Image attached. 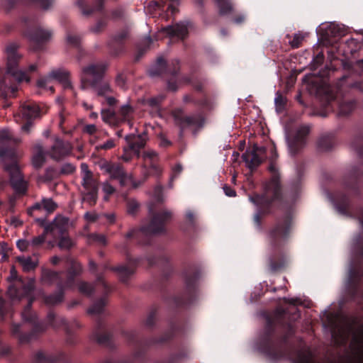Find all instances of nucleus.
I'll return each instance as SVG.
<instances>
[{
    "label": "nucleus",
    "mask_w": 363,
    "mask_h": 363,
    "mask_svg": "<svg viewBox=\"0 0 363 363\" xmlns=\"http://www.w3.org/2000/svg\"><path fill=\"white\" fill-rule=\"evenodd\" d=\"M10 277L8 280L14 281L11 284L7 291V294L12 302H18L23 297L28 299L27 306L24 308L21 313V316L25 322L30 323L33 325V330L31 333L23 335L20 333L21 325L13 324L11 328V333L15 335L20 343H26L30 342L34 335L38 333H42L47 329V325L44 323H37L36 315L31 311V306L34 298L33 292L35 289V279H31L25 283L17 275V272L14 267L10 271Z\"/></svg>",
    "instance_id": "f257e3e1"
},
{
    "label": "nucleus",
    "mask_w": 363,
    "mask_h": 363,
    "mask_svg": "<svg viewBox=\"0 0 363 363\" xmlns=\"http://www.w3.org/2000/svg\"><path fill=\"white\" fill-rule=\"evenodd\" d=\"M18 142L19 140L14 138L9 130L4 129L0 131V160L4 169L9 176V182L15 193L23 195L27 191L28 184L18 164L17 153L13 148L6 147L7 144Z\"/></svg>",
    "instance_id": "f03ea898"
},
{
    "label": "nucleus",
    "mask_w": 363,
    "mask_h": 363,
    "mask_svg": "<svg viewBox=\"0 0 363 363\" xmlns=\"http://www.w3.org/2000/svg\"><path fill=\"white\" fill-rule=\"evenodd\" d=\"M273 157H277V153H274ZM273 159L268 167V170L271 173V179L264 184L263 194L249 196V200L259 207V211L254 216V222L258 228L261 226L260 214L269 213V206L280 196L279 173L277 165Z\"/></svg>",
    "instance_id": "7ed1b4c3"
},
{
    "label": "nucleus",
    "mask_w": 363,
    "mask_h": 363,
    "mask_svg": "<svg viewBox=\"0 0 363 363\" xmlns=\"http://www.w3.org/2000/svg\"><path fill=\"white\" fill-rule=\"evenodd\" d=\"M172 213L169 210L152 214L150 222L140 229H132L126 235V238H140L152 235H159L165 232L166 223L172 219Z\"/></svg>",
    "instance_id": "20e7f679"
},
{
    "label": "nucleus",
    "mask_w": 363,
    "mask_h": 363,
    "mask_svg": "<svg viewBox=\"0 0 363 363\" xmlns=\"http://www.w3.org/2000/svg\"><path fill=\"white\" fill-rule=\"evenodd\" d=\"M18 45L16 43H9L5 50L7 62H6V74H11L18 82L30 81L29 77L25 72L18 69V62L21 55L18 52Z\"/></svg>",
    "instance_id": "39448f33"
},
{
    "label": "nucleus",
    "mask_w": 363,
    "mask_h": 363,
    "mask_svg": "<svg viewBox=\"0 0 363 363\" xmlns=\"http://www.w3.org/2000/svg\"><path fill=\"white\" fill-rule=\"evenodd\" d=\"M39 106L33 101L25 102L20 108L19 113L14 116L15 121L18 123H24L21 126V130L25 133H29L33 125L32 120L40 116Z\"/></svg>",
    "instance_id": "423d86ee"
},
{
    "label": "nucleus",
    "mask_w": 363,
    "mask_h": 363,
    "mask_svg": "<svg viewBox=\"0 0 363 363\" xmlns=\"http://www.w3.org/2000/svg\"><path fill=\"white\" fill-rule=\"evenodd\" d=\"M106 65L103 62L91 63L82 69L80 74V88L86 90L93 81L104 78Z\"/></svg>",
    "instance_id": "0eeeda50"
},
{
    "label": "nucleus",
    "mask_w": 363,
    "mask_h": 363,
    "mask_svg": "<svg viewBox=\"0 0 363 363\" xmlns=\"http://www.w3.org/2000/svg\"><path fill=\"white\" fill-rule=\"evenodd\" d=\"M291 218L289 215L279 220L267 233V240L272 246L283 244L289 236Z\"/></svg>",
    "instance_id": "6e6552de"
},
{
    "label": "nucleus",
    "mask_w": 363,
    "mask_h": 363,
    "mask_svg": "<svg viewBox=\"0 0 363 363\" xmlns=\"http://www.w3.org/2000/svg\"><path fill=\"white\" fill-rule=\"evenodd\" d=\"M309 131V126L301 125L296 129L292 136L286 137L289 150L291 155H295L304 146L306 136L308 135Z\"/></svg>",
    "instance_id": "1a4fd4ad"
},
{
    "label": "nucleus",
    "mask_w": 363,
    "mask_h": 363,
    "mask_svg": "<svg viewBox=\"0 0 363 363\" xmlns=\"http://www.w3.org/2000/svg\"><path fill=\"white\" fill-rule=\"evenodd\" d=\"M76 276L67 273V280L65 282H58L57 289L59 291L56 294L47 296L44 298V301L47 305H56L61 303L64 298V290L71 289L74 286V278Z\"/></svg>",
    "instance_id": "9d476101"
},
{
    "label": "nucleus",
    "mask_w": 363,
    "mask_h": 363,
    "mask_svg": "<svg viewBox=\"0 0 363 363\" xmlns=\"http://www.w3.org/2000/svg\"><path fill=\"white\" fill-rule=\"evenodd\" d=\"M266 148L254 145L251 150H246L242 155L243 161L246 166L250 169H255L258 167L265 155Z\"/></svg>",
    "instance_id": "9b49d317"
},
{
    "label": "nucleus",
    "mask_w": 363,
    "mask_h": 363,
    "mask_svg": "<svg viewBox=\"0 0 363 363\" xmlns=\"http://www.w3.org/2000/svg\"><path fill=\"white\" fill-rule=\"evenodd\" d=\"M82 184L84 189V200L89 202L90 205L95 204L98 199V182L93 177V174L82 176Z\"/></svg>",
    "instance_id": "f8f14e48"
},
{
    "label": "nucleus",
    "mask_w": 363,
    "mask_h": 363,
    "mask_svg": "<svg viewBox=\"0 0 363 363\" xmlns=\"http://www.w3.org/2000/svg\"><path fill=\"white\" fill-rule=\"evenodd\" d=\"M99 167L101 170L108 174L111 179H118L121 185L124 184L126 174L120 164L108 161H103L99 164Z\"/></svg>",
    "instance_id": "ddd939ff"
},
{
    "label": "nucleus",
    "mask_w": 363,
    "mask_h": 363,
    "mask_svg": "<svg viewBox=\"0 0 363 363\" xmlns=\"http://www.w3.org/2000/svg\"><path fill=\"white\" fill-rule=\"evenodd\" d=\"M175 123L180 127V135H182L184 129L188 127L201 128L204 123L203 118L201 114H193L186 116H174Z\"/></svg>",
    "instance_id": "4468645a"
},
{
    "label": "nucleus",
    "mask_w": 363,
    "mask_h": 363,
    "mask_svg": "<svg viewBox=\"0 0 363 363\" xmlns=\"http://www.w3.org/2000/svg\"><path fill=\"white\" fill-rule=\"evenodd\" d=\"M147 135L145 132L142 134H130L125 137V140L129 147V150H131L137 156H140V150L145 146L147 140Z\"/></svg>",
    "instance_id": "2eb2a0df"
},
{
    "label": "nucleus",
    "mask_w": 363,
    "mask_h": 363,
    "mask_svg": "<svg viewBox=\"0 0 363 363\" xmlns=\"http://www.w3.org/2000/svg\"><path fill=\"white\" fill-rule=\"evenodd\" d=\"M71 150L69 143L57 138L49 151V155L52 159L59 161L69 155Z\"/></svg>",
    "instance_id": "dca6fc26"
},
{
    "label": "nucleus",
    "mask_w": 363,
    "mask_h": 363,
    "mask_svg": "<svg viewBox=\"0 0 363 363\" xmlns=\"http://www.w3.org/2000/svg\"><path fill=\"white\" fill-rule=\"evenodd\" d=\"M89 87L99 97H104L113 93V89L110 82L104 78L100 80L93 81Z\"/></svg>",
    "instance_id": "f3484780"
},
{
    "label": "nucleus",
    "mask_w": 363,
    "mask_h": 363,
    "mask_svg": "<svg viewBox=\"0 0 363 363\" xmlns=\"http://www.w3.org/2000/svg\"><path fill=\"white\" fill-rule=\"evenodd\" d=\"M189 23H179L173 26H168L162 28L169 37H176L184 39L188 33Z\"/></svg>",
    "instance_id": "a211bd4d"
},
{
    "label": "nucleus",
    "mask_w": 363,
    "mask_h": 363,
    "mask_svg": "<svg viewBox=\"0 0 363 363\" xmlns=\"http://www.w3.org/2000/svg\"><path fill=\"white\" fill-rule=\"evenodd\" d=\"M30 40L36 44L44 43L50 40L52 32L42 28H37L28 33Z\"/></svg>",
    "instance_id": "6ab92c4d"
},
{
    "label": "nucleus",
    "mask_w": 363,
    "mask_h": 363,
    "mask_svg": "<svg viewBox=\"0 0 363 363\" xmlns=\"http://www.w3.org/2000/svg\"><path fill=\"white\" fill-rule=\"evenodd\" d=\"M57 208V204L51 198H43L40 202H36L29 209L28 213H30L34 211L44 210L47 213L50 214L55 211Z\"/></svg>",
    "instance_id": "aec40b11"
},
{
    "label": "nucleus",
    "mask_w": 363,
    "mask_h": 363,
    "mask_svg": "<svg viewBox=\"0 0 363 363\" xmlns=\"http://www.w3.org/2000/svg\"><path fill=\"white\" fill-rule=\"evenodd\" d=\"M69 72L65 69H56L52 70L50 73V78L55 79L62 84L66 89H72V83L69 79Z\"/></svg>",
    "instance_id": "412c9836"
},
{
    "label": "nucleus",
    "mask_w": 363,
    "mask_h": 363,
    "mask_svg": "<svg viewBox=\"0 0 363 363\" xmlns=\"http://www.w3.org/2000/svg\"><path fill=\"white\" fill-rule=\"evenodd\" d=\"M16 260L20 264L22 269L25 272H30L35 270L39 262L38 259L36 257L24 255L17 257Z\"/></svg>",
    "instance_id": "4be33fe9"
},
{
    "label": "nucleus",
    "mask_w": 363,
    "mask_h": 363,
    "mask_svg": "<svg viewBox=\"0 0 363 363\" xmlns=\"http://www.w3.org/2000/svg\"><path fill=\"white\" fill-rule=\"evenodd\" d=\"M62 272H57L50 269H42L41 279L42 281L48 284H52L56 283L57 285L58 282H61V275Z\"/></svg>",
    "instance_id": "5701e85b"
},
{
    "label": "nucleus",
    "mask_w": 363,
    "mask_h": 363,
    "mask_svg": "<svg viewBox=\"0 0 363 363\" xmlns=\"http://www.w3.org/2000/svg\"><path fill=\"white\" fill-rule=\"evenodd\" d=\"M134 262L133 261H130L127 265H121L113 268V270L117 272L119 275V278L121 281L125 282L128 280L129 276H130L134 272Z\"/></svg>",
    "instance_id": "b1692460"
},
{
    "label": "nucleus",
    "mask_w": 363,
    "mask_h": 363,
    "mask_svg": "<svg viewBox=\"0 0 363 363\" xmlns=\"http://www.w3.org/2000/svg\"><path fill=\"white\" fill-rule=\"evenodd\" d=\"M35 153L33 156V164L35 168H40L45 162V153L40 144H36L34 147Z\"/></svg>",
    "instance_id": "393cba45"
},
{
    "label": "nucleus",
    "mask_w": 363,
    "mask_h": 363,
    "mask_svg": "<svg viewBox=\"0 0 363 363\" xmlns=\"http://www.w3.org/2000/svg\"><path fill=\"white\" fill-rule=\"evenodd\" d=\"M167 72V65L162 57H158L156 64L149 70V74L154 77Z\"/></svg>",
    "instance_id": "a878e982"
},
{
    "label": "nucleus",
    "mask_w": 363,
    "mask_h": 363,
    "mask_svg": "<svg viewBox=\"0 0 363 363\" xmlns=\"http://www.w3.org/2000/svg\"><path fill=\"white\" fill-rule=\"evenodd\" d=\"M77 5L80 9L82 14L84 16H88L91 15L94 11L101 10L102 9L103 0H96V6L94 7V9H88V10L85 9V8H84L85 3H84V0H77Z\"/></svg>",
    "instance_id": "bb28decb"
},
{
    "label": "nucleus",
    "mask_w": 363,
    "mask_h": 363,
    "mask_svg": "<svg viewBox=\"0 0 363 363\" xmlns=\"http://www.w3.org/2000/svg\"><path fill=\"white\" fill-rule=\"evenodd\" d=\"M142 157L144 160L143 167L146 168L147 165L157 162L158 154L155 150H148L143 153Z\"/></svg>",
    "instance_id": "cd10ccee"
},
{
    "label": "nucleus",
    "mask_w": 363,
    "mask_h": 363,
    "mask_svg": "<svg viewBox=\"0 0 363 363\" xmlns=\"http://www.w3.org/2000/svg\"><path fill=\"white\" fill-rule=\"evenodd\" d=\"M221 15L229 14L233 11V5L229 0H216Z\"/></svg>",
    "instance_id": "c85d7f7f"
},
{
    "label": "nucleus",
    "mask_w": 363,
    "mask_h": 363,
    "mask_svg": "<svg viewBox=\"0 0 363 363\" xmlns=\"http://www.w3.org/2000/svg\"><path fill=\"white\" fill-rule=\"evenodd\" d=\"M165 96L162 94H159L157 96L147 99L145 101V104L148 106L152 109L159 110L161 103L164 99Z\"/></svg>",
    "instance_id": "c756f323"
},
{
    "label": "nucleus",
    "mask_w": 363,
    "mask_h": 363,
    "mask_svg": "<svg viewBox=\"0 0 363 363\" xmlns=\"http://www.w3.org/2000/svg\"><path fill=\"white\" fill-rule=\"evenodd\" d=\"M106 303V301L104 297L100 298L88 309V313L93 315L100 314L104 311Z\"/></svg>",
    "instance_id": "7c9ffc66"
},
{
    "label": "nucleus",
    "mask_w": 363,
    "mask_h": 363,
    "mask_svg": "<svg viewBox=\"0 0 363 363\" xmlns=\"http://www.w3.org/2000/svg\"><path fill=\"white\" fill-rule=\"evenodd\" d=\"M48 323L54 328H58L60 325L66 324V320L64 318H56L55 314L52 312L49 313L47 316Z\"/></svg>",
    "instance_id": "2f4dec72"
},
{
    "label": "nucleus",
    "mask_w": 363,
    "mask_h": 363,
    "mask_svg": "<svg viewBox=\"0 0 363 363\" xmlns=\"http://www.w3.org/2000/svg\"><path fill=\"white\" fill-rule=\"evenodd\" d=\"M354 102L352 101H344L340 104L339 107V115L347 116L350 113L354 108Z\"/></svg>",
    "instance_id": "473e14b6"
},
{
    "label": "nucleus",
    "mask_w": 363,
    "mask_h": 363,
    "mask_svg": "<svg viewBox=\"0 0 363 363\" xmlns=\"http://www.w3.org/2000/svg\"><path fill=\"white\" fill-rule=\"evenodd\" d=\"M296 363H317L313 358V354L309 351L299 352L298 359Z\"/></svg>",
    "instance_id": "72a5a7b5"
},
{
    "label": "nucleus",
    "mask_w": 363,
    "mask_h": 363,
    "mask_svg": "<svg viewBox=\"0 0 363 363\" xmlns=\"http://www.w3.org/2000/svg\"><path fill=\"white\" fill-rule=\"evenodd\" d=\"M57 245L62 250H69L74 245V242L69 237L62 236Z\"/></svg>",
    "instance_id": "f704fd0d"
},
{
    "label": "nucleus",
    "mask_w": 363,
    "mask_h": 363,
    "mask_svg": "<svg viewBox=\"0 0 363 363\" xmlns=\"http://www.w3.org/2000/svg\"><path fill=\"white\" fill-rule=\"evenodd\" d=\"M318 146L322 151L329 150L332 147L331 138L327 135L321 137L318 142Z\"/></svg>",
    "instance_id": "c9c22d12"
},
{
    "label": "nucleus",
    "mask_w": 363,
    "mask_h": 363,
    "mask_svg": "<svg viewBox=\"0 0 363 363\" xmlns=\"http://www.w3.org/2000/svg\"><path fill=\"white\" fill-rule=\"evenodd\" d=\"M145 169L147 170V174L148 175L155 177H159L162 172V168L157 165V162L147 165V167Z\"/></svg>",
    "instance_id": "e433bc0d"
},
{
    "label": "nucleus",
    "mask_w": 363,
    "mask_h": 363,
    "mask_svg": "<svg viewBox=\"0 0 363 363\" xmlns=\"http://www.w3.org/2000/svg\"><path fill=\"white\" fill-rule=\"evenodd\" d=\"M52 79L50 78V75L40 78L37 82V86L43 89H49L52 93L54 92V89L50 85Z\"/></svg>",
    "instance_id": "4c0bfd02"
},
{
    "label": "nucleus",
    "mask_w": 363,
    "mask_h": 363,
    "mask_svg": "<svg viewBox=\"0 0 363 363\" xmlns=\"http://www.w3.org/2000/svg\"><path fill=\"white\" fill-rule=\"evenodd\" d=\"M47 228H45V232L36 237L33 238L30 240H29V243L31 247H37L41 245L46 239V235H47Z\"/></svg>",
    "instance_id": "58836bf2"
},
{
    "label": "nucleus",
    "mask_w": 363,
    "mask_h": 363,
    "mask_svg": "<svg viewBox=\"0 0 363 363\" xmlns=\"http://www.w3.org/2000/svg\"><path fill=\"white\" fill-rule=\"evenodd\" d=\"M60 173L52 167H48L46 169L45 174L42 177V179L44 182H50L56 179L59 176Z\"/></svg>",
    "instance_id": "ea45409f"
},
{
    "label": "nucleus",
    "mask_w": 363,
    "mask_h": 363,
    "mask_svg": "<svg viewBox=\"0 0 363 363\" xmlns=\"http://www.w3.org/2000/svg\"><path fill=\"white\" fill-rule=\"evenodd\" d=\"M274 104L276 111L277 112H281L284 109L286 98L283 96L280 93L277 92L275 96Z\"/></svg>",
    "instance_id": "a19ab883"
},
{
    "label": "nucleus",
    "mask_w": 363,
    "mask_h": 363,
    "mask_svg": "<svg viewBox=\"0 0 363 363\" xmlns=\"http://www.w3.org/2000/svg\"><path fill=\"white\" fill-rule=\"evenodd\" d=\"M304 35L301 32L295 33L292 40L289 41V45L293 48H299L304 39Z\"/></svg>",
    "instance_id": "79ce46f5"
},
{
    "label": "nucleus",
    "mask_w": 363,
    "mask_h": 363,
    "mask_svg": "<svg viewBox=\"0 0 363 363\" xmlns=\"http://www.w3.org/2000/svg\"><path fill=\"white\" fill-rule=\"evenodd\" d=\"M70 267L68 269L67 273L73 274L74 276H78L82 271V267L80 263L77 261L72 260L70 262Z\"/></svg>",
    "instance_id": "37998d69"
},
{
    "label": "nucleus",
    "mask_w": 363,
    "mask_h": 363,
    "mask_svg": "<svg viewBox=\"0 0 363 363\" xmlns=\"http://www.w3.org/2000/svg\"><path fill=\"white\" fill-rule=\"evenodd\" d=\"M133 111V108L128 104H126L121 107L119 110V114L123 118L124 120H128Z\"/></svg>",
    "instance_id": "c03bdc74"
},
{
    "label": "nucleus",
    "mask_w": 363,
    "mask_h": 363,
    "mask_svg": "<svg viewBox=\"0 0 363 363\" xmlns=\"http://www.w3.org/2000/svg\"><path fill=\"white\" fill-rule=\"evenodd\" d=\"M79 291L86 295H91L94 292V286L92 284L82 281L79 284Z\"/></svg>",
    "instance_id": "a18cd8bd"
},
{
    "label": "nucleus",
    "mask_w": 363,
    "mask_h": 363,
    "mask_svg": "<svg viewBox=\"0 0 363 363\" xmlns=\"http://www.w3.org/2000/svg\"><path fill=\"white\" fill-rule=\"evenodd\" d=\"M102 190L106 194L105 196L104 197V201H108V196L113 194L116 191L115 188L108 182L103 183Z\"/></svg>",
    "instance_id": "49530a36"
},
{
    "label": "nucleus",
    "mask_w": 363,
    "mask_h": 363,
    "mask_svg": "<svg viewBox=\"0 0 363 363\" xmlns=\"http://www.w3.org/2000/svg\"><path fill=\"white\" fill-rule=\"evenodd\" d=\"M107 21L105 19L99 20L96 23L90 28V30L94 33L101 32L106 26Z\"/></svg>",
    "instance_id": "de8ad7c7"
},
{
    "label": "nucleus",
    "mask_w": 363,
    "mask_h": 363,
    "mask_svg": "<svg viewBox=\"0 0 363 363\" xmlns=\"http://www.w3.org/2000/svg\"><path fill=\"white\" fill-rule=\"evenodd\" d=\"M163 187L161 185H157L153 191V196L157 202H163L164 199L163 196Z\"/></svg>",
    "instance_id": "09e8293b"
},
{
    "label": "nucleus",
    "mask_w": 363,
    "mask_h": 363,
    "mask_svg": "<svg viewBox=\"0 0 363 363\" xmlns=\"http://www.w3.org/2000/svg\"><path fill=\"white\" fill-rule=\"evenodd\" d=\"M67 43L72 46L78 47L80 43V38L78 35H72L69 33H67Z\"/></svg>",
    "instance_id": "8fccbe9b"
},
{
    "label": "nucleus",
    "mask_w": 363,
    "mask_h": 363,
    "mask_svg": "<svg viewBox=\"0 0 363 363\" xmlns=\"http://www.w3.org/2000/svg\"><path fill=\"white\" fill-rule=\"evenodd\" d=\"M361 277H363V269L362 268H358L357 270L354 269H350V281H354L357 278Z\"/></svg>",
    "instance_id": "3c124183"
},
{
    "label": "nucleus",
    "mask_w": 363,
    "mask_h": 363,
    "mask_svg": "<svg viewBox=\"0 0 363 363\" xmlns=\"http://www.w3.org/2000/svg\"><path fill=\"white\" fill-rule=\"evenodd\" d=\"M139 208V203L135 200H130L127 204L128 214L135 215Z\"/></svg>",
    "instance_id": "603ef678"
},
{
    "label": "nucleus",
    "mask_w": 363,
    "mask_h": 363,
    "mask_svg": "<svg viewBox=\"0 0 363 363\" xmlns=\"http://www.w3.org/2000/svg\"><path fill=\"white\" fill-rule=\"evenodd\" d=\"M129 35V31L128 29H123L116 34L113 37V40L116 43H121L126 39Z\"/></svg>",
    "instance_id": "864d4df0"
},
{
    "label": "nucleus",
    "mask_w": 363,
    "mask_h": 363,
    "mask_svg": "<svg viewBox=\"0 0 363 363\" xmlns=\"http://www.w3.org/2000/svg\"><path fill=\"white\" fill-rule=\"evenodd\" d=\"M102 120L106 123H110L114 116V113L109 109H102L101 111Z\"/></svg>",
    "instance_id": "5fc2aeb1"
},
{
    "label": "nucleus",
    "mask_w": 363,
    "mask_h": 363,
    "mask_svg": "<svg viewBox=\"0 0 363 363\" xmlns=\"http://www.w3.org/2000/svg\"><path fill=\"white\" fill-rule=\"evenodd\" d=\"M75 167L71 163H65L64 164L60 169V174H69L73 173L75 171Z\"/></svg>",
    "instance_id": "6e6d98bb"
},
{
    "label": "nucleus",
    "mask_w": 363,
    "mask_h": 363,
    "mask_svg": "<svg viewBox=\"0 0 363 363\" xmlns=\"http://www.w3.org/2000/svg\"><path fill=\"white\" fill-rule=\"evenodd\" d=\"M36 361L39 363H53L54 360L51 357H46L43 352L36 354Z\"/></svg>",
    "instance_id": "4d7b16f0"
},
{
    "label": "nucleus",
    "mask_w": 363,
    "mask_h": 363,
    "mask_svg": "<svg viewBox=\"0 0 363 363\" xmlns=\"http://www.w3.org/2000/svg\"><path fill=\"white\" fill-rule=\"evenodd\" d=\"M115 146L113 139L108 140L106 143L100 144L96 147V150H110Z\"/></svg>",
    "instance_id": "13d9d810"
},
{
    "label": "nucleus",
    "mask_w": 363,
    "mask_h": 363,
    "mask_svg": "<svg viewBox=\"0 0 363 363\" xmlns=\"http://www.w3.org/2000/svg\"><path fill=\"white\" fill-rule=\"evenodd\" d=\"M17 247L21 251L28 250L30 247L29 240H20L17 242Z\"/></svg>",
    "instance_id": "bf43d9fd"
},
{
    "label": "nucleus",
    "mask_w": 363,
    "mask_h": 363,
    "mask_svg": "<svg viewBox=\"0 0 363 363\" xmlns=\"http://www.w3.org/2000/svg\"><path fill=\"white\" fill-rule=\"evenodd\" d=\"M267 355L269 356L270 359L273 361L279 360L284 357V354L283 353L282 351H279L277 352L269 351L267 352Z\"/></svg>",
    "instance_id": "052dcab7"
},
{
    "label": "nucleus",
    "mask_w": 363,
    "mask_h": 363,
    "mask_svg": "<svg viewBox=\"0 0 363 363\" xmlns=\"http://www.w3.org/2000/svg\"><path fill=\"white\" fill-rule=\"evenodd\" d=\"M82 130H83V133L91 135L96 132L97 128L94 124H88L83 127Z\"/></svg>",
    "instance_id": "680f3d73"
},
{
    "label": "nucleus",
    "mask_w": 363,
    "mask_h": 363,
    "mask_svg": "<svg viewBox=\"0 0 363 363\" xmlns=\"http://www.w3.org/2000/svg\"><path fill=\"white\" fill-rule=\"evenodd\" d=\"M96 340L99 343L105 344L110 340V335L108 334H96Z\"/></svg>",
    "instance_id": "e2e57ef3"
},
{
    "label": "nucleus",
    "mask_w": 363,
    "mask_h": 363,
    "mask_svg": "<svg viewBox=\"0 0 363 363\" xmlns=\"http://www.w3.org/2000/svg\"><path fill=\"white\" fill-rule=\"evenodd\" d=\"M94 240L99 242L102 245L106 244V238L104 235L102 234H92L90 236Z\"/></svg>",
    "instance_id": "0e129e2a"
},
{
    "label": "nucleus",
    "mask_w": 363,
    "mask_h": 363,
    "mask_svg": "<svg viewBox=\"0 0 363 363\" xmlns=\"http://www.w3.org/2000/svg\"><path fill=\"white\" fill-rule=\"evenodd\" d=\"M96 284L99 286H101L104 293L107 294L109 291L108 286L101 277L97 278Z\"/></svg>",
    "instance_id": "69168bd1"
},
{
    "label": "nucleus",
    "mask_w": 363,
    "mask_h": 363,
    "mask_svg": "<svg viewBox=\"0 0 363 363\" xmlns=\"http://www.w3.org/2000/svg\"><path fill=\"white\" fill-rule=\"evenodd\" d=\"M198 279V274H194L193 277H186V284L188 288L194 287L196 284V282Z\"/></svg>",
    "instance_id": "338daca9"
},
{
    "label": "nucleus",
    "mask_w": 363,
    "mask_h": 363,
    "mask_svg": "<svg viewBox=\"0 0 363 363\" xmlns=\"http://www.w3.org/2000/svg\"><path fill=\"white\" fill-rule=\"evenodd\" d=\"M160 146L162 147H167L172 145V143L170 140H169L164 135H160Z\"/></svg>",
    "instance_id": "774afa93"
}]
</instances>
